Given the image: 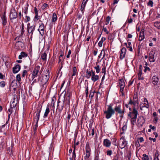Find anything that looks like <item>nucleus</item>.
I'll list each match as a JSON object with an SVG mask.
<instances>
[{
	"instance_id": "f257e3e1",
	"label": "nucleus",
	"mask_w": 160,
	"mask_h": 160,
	"mask_svg": "<svg viewBox=\"0 0 160 160\" xmlns=\"http://www.w3.org/2000/svg\"><path fill=\"white\" fill-rule=\"evenodd\" d=\"M107 107V109L104 112V114L105 115L106 118H110L115 114V112L120 115L119 117L121 118L123 117L124 110L121 109L120 105L116 106L114 109L112 108V104H111L108 105Z\"/></svg>"
},
{
	"instance_id": "f03ea898",
	"label": "nucleus",
	"mask_w": 160,
	"mask_h": 160,
	"mask_svg": "<svg viewBox=\"0 0 160 160\" xmlns=\"http://www.w3.org/2000/svg\"><path fill=\"white\" fill-rule=\"evenodd\" d=\"M72 95V92L69 90H68L67 92L65 95L64 99L63 101V104L60 106H59L58 104V108L59 111L61 112L63 108L64 104L65 106L66 105H69L71 97Z\"/></svg>"
},
{
	"instance_id": "7ed1b4c3",
	"label": "nucleus",
	"mask_w": 160,
	"mask_h": 160,
	"mask_svg": "<svg viewBox=\"0 0 160 160\" xmlns=\"http://www.w3.org/2000/svg\"><path fill=\"white\" fill-rule=\"evenodd\" d=\"M86 77L89 79L91 77V80L94 82H95L99 79V76L95 74V72L92 70L89 71L87 69L86 71Z\"/></svg>"
},
{
	"instance_id": "20e7f679",
	"label": "nucleus",
	"mask_w": 160,
	"mask_h": 160,
	"mask_svg": "<svg viewBox=\"0 0 160 160\" xmlns=\"http://www.w3.org/2000/svg\"><path fill=\"white\" fill-rule=\"evenodd\" d=\"M42 70L40 69V67L38 65L36 66L32 72L31 73V78L32 80L38 76H39L42 72Z\"/></svg>"
},
{
	"instance_id": "39448f33",
	"label": "nucleus",
	"mask_w": 160,
	"mask_h": 160,
	"mask_svg": "<svg viewBox=\"0 0 160 160\" xmlns=\"http://www.w3.org/2000/svg\"><path fill=\"white\" fill-rule=\"evenodd\" d=\"M138 114V111L134 108H133L132 112H129L128 114V116L131 118V122L133 125H134L136 122Z\"/></svg>"
},
{
	"instance_id": "423d86ee",
	"label": "nucleus",
	"mask_w": 160,
	"mask_h": 160,
	"mask_svg": "<svg viewBox=\"0 0 160 160\" xmlns=\"http://www.w3.org/2000/svg\"><path fill=\"white\" fill-rule=\"evenodd\" d=\"M50 73L49 69H47L45 72V75L42 77V80L41 81V85L44 86L48 82L50 78Z\"/></svg>"
},
{
	"instance_id": "0eeeda50",
	"label": "nucleus",
	"mask_w": 160,
	"mask_h": 160,
	"mask_svg": "<svg viewBox=\"0 0 160 160\" xmlns=\"http://www.w3.org/2000/svg\"><path fill=\"white\" fill-rule=\"evenodd\" d=\"M86 152L84 153L85 155L84 157L85 160H87L88 159L91 155V149L90 146L88 142H87L85 147Z\"/></svg>"
},
{
	"instance_id": "6e6552de",
	"label": "nucleus",
	"mask_w": 160,
	"mask_h": 160,
	"mask_svg": "<svg viewBox=\"0 0 160 160\" xmlns=\"http://www.w3.org/2000/svg\"><path fill=\"white\" fill-rule=\"evenodd\" d=\"M127 144V142L123 137H122L118 142V144L121 149L124 148Z\"/></svg>"
},
{
	"instance_id": "1a4fd4ad",
	"label": "nucleus",
	"mask_w": 160,
	"mask_h": 160,
	"mask_svg": "<svg viewBox=\"0 0 160 160\" xmlns=\"http://www.w3.org/2000/svg\"><path fill=\"white\" fill-rule=\"evenodd\" d=\"M18 98L16 94L13 95V98L12 101H11L10 103L11 108H14L16 106L18 102Z\"/></svg>"
},
{
	"instance_id": "9d476101",
	"label": "nucleus",
	"mask_w": 160,
	"mask_h": 160,
	"mask_svg": "<svg viewBox=\"0 0 160 160\" xmlns=\"http://www.w3.org/2000/svg\"><path fill=\"white\" fill-rule=\"evenodd\" d=\"M18 16L17 12L14 8H12L11 9L10 14V19L11 20L16 18Z\"/></svg>"
},
{
	"instance_id": "9b49d317",
	"label": "nucleus",
	"mask_w": 160,
	"mask_h": 160,
	"mask_svg": "<svg viewBox=\"0 0 160 160\" xmlns=\"http://www.w3.org/2000/svg\"><path fill=\"white\" fill-rule=\"evenodd\" d=\"M45 28L46 27L42 23L39 25L38 30L39 31L40 34L42 36H43L44 34Z\"/></svg>"
},
{
	"instance_id": "f8f14e48",
	"label": "nucleus",
	"mask_w": 160,
	"mask_h": 160,
	"mask_svg": "<svg viewBox=\"0 0 160 160\" xmlns=\"http://www.w3.org/2000/svg\"><path fill=\"white\" fill-rule=\"evenodd\" d=\"M42 109L41 107L40 108H39L37 109V112L36 115L34 117V121L35 122L36 121V122L37 123H38V120L39 119L40 113L41 112V111Z\"/></svg>"
},
{
	"instance_id": "ddd939ff",
	"label": "nucleus",
	"mask_w": 160,
	"mask_h": 160,
	"mask_svg": "<svg viewBox=\"0 0 160 160\" xmlns=\"http://www.w3.org/2000/svg\"><path fill=\"white\" fill-rule=\"evenodd\" d=\"M29 25V24H28V28L27 31L29 35L31 34V36H32L34 31L35 29V25H32L30 27L28 26Z\"/></svg>"
},
{
	"instance_id": "4468645a",
	"label": "nucleus",
	"mask_w": 160,
	"mask_h": 160,
	"mask_svg": "<svg viewBox=\"0 0 160 160\" xmlns=\"http://www.w3.org/2000/svg\"><path fill=\"white\" fill-rule=\"evenodd\" d=\"M148 107H145L140 108V110L142 111V113H144L145 115L148 116L149 115V112Z\"/></svg>"
},
{
	"instance_id": "2eb2a0df",
	"label": "nucleus",
	"mask_w": 160,
	"mask_h": 160,
	"mask_svg": "<svg viewBox=\"0 0 160 160\" xmlns=\"http://www.w3.org/2000/svg\"><path fill=\"white\" fill-rule=\"evenodd\" d=\"M149 107L148 102L147 99L145 98H144V100L140 104V107Z\"/></svg>"
},
{
	"instance_id": "dca6fc26",
	"label": "nucleus",
	"mask_w": 160,
	"mask_h": 160,
	"mask_svg": "<svg viewBox=\"0 0 160 160\" xmlns=\"http://www.w3.org/2000/svg\"><path fill=\"white\" fill-rule=\"evenodd\" d=\"M59 54H60V55L59 57L58 63H60V62L61 63V64L62 65L61 68H62V62H63V61L64 60V59L63 58V57L64 53H63V52L62 51H61L59 52Z\"/></svg>"
},
{
	"instance_id": "f3484780",
	"label": "nucleus",
	"mask_w": 160,
	"mask_h": 160,
	"mask_svg": "<svg viewBox=\"0 0 160 160\" xmlns=\"http://www.w3.org/2000/svg\"><path fill=\"white\" fill-rule=\"evenodd\" d=\"M127 50L125 48H122L121 50L120 58L121 59H123L125 57Z\"/></svg>"
},
{
	"instance_id": "a211bd4d",
	"label": "nucleus",
	"mask_w": 160,
	"mask_h": 160,
	"mask_svg": "<svg viewBox=\"0 0 160 160\" xmlns=\"http://www.w3.org/2000/svg\"><path fill=\"white\" fill-rule=\"evenodd\" d=\"M145 122V120L144 117L142 116H140L138 118L137 122L138 125L142 126Z\"/></svg>"
},
{
	"instance_id": "6ab92c4d",
	"label": "nucleus",
	"mask_w": 160,
	"mask_h": 160,
	"mask_svg": "<svg viewBox=\"0 0 160 160\" xmlns=\"http://www.w3.org/2000/svg\"><path fill=\"white\" fill-rule=\"evenodd\" d=\"M103 145L106 147H109L111 145V142L108 139H104L103 142Z\"/></svg>"
},
{
	"instance_id": "aec40b11",
	"label": "nucleus",
	"mask_w": 160,
	"mask_h": 160,
	"mask_svg": "<svg viewBox=\"0 0 160 160\" xmlns=\"http://www.w3.org/2000/svg\"><path fill=\"white\" fill-rule=\"evenodd\" d=\"M20 69V66L18 64L13 67L12 71L14 73H17Z\"/></svg>"
},
{
	"instance_id": "412c9836",
	"label": "nucleus",
	"mask_w": 160,
	"mask_h": 160,
	"mask_svg": "<svg viewBox=\"0 0 160 160\" xmlns=\"http://www.w3.org/2000/svg\"><path fill=\"white\" fill-rule=\"evenodd\" d=\"M1 18L3 24L4 25H5L7 23V20L5 12H4L3 15L1 17Z\"/></svg>"
},
{
	"instance_id": "4be33fe9",
	"label": "nucleus",
	"mask_w": 160,
	"mask_h": 160,
	"mask_svg": "<svg viewBox=\"0 0 160 160\" xmlns=\"http://www.w3.org/2000/svg\"><path fill=\"white\" fill-rule=\"evenodd\" d=\"M152 82L154 85H156L157 84L158 81V78L156 76H154L153 77L152 79Z\"/></svg>"
},
{
	"instance_id": "5701e85b",
	"label": "nucleus",
	"mask_w": 160,
	"mask_h": 160,
	"mask_svg": "<svg viewBox=\"0 0 160 160\" xmlns=\"http://www.w3.org/2000/svg\"><path fill=\"white\" fill-rule=\"evenodd\" d=\"M88 1V0H83L81 7V10L83 12L84 10L86 4Z\"/></svg>"
},
{
	"instance_id": "b1692460",
	"label": "nucleus",
	"mask_w": 160,
	"mask_h": 160,
	"mask_svg": "<svg viewBox=\"0 0 160 160\" xmlns=\"http://www.w3.org/2000/svg\"><path fill=\"white\" fill-rule=\"evenodd\" d=\"M57 19L58 18L56 14L55 13H53L51 20L52 22L53 23L56 22L57 21Z\"/></svg>"
},
{
	"instance_id": "393cba45",
	"label": "nucleus",
	"mask_w": 160,
	"mask_h": 160,
	"mask_svg": "<svg viewBox=\"0 0 160 160\" xmlns=\"http://www.w3.org/2000/svg\"><path fill=\"white\" fill-rule=\"evenodd\" d=\"M50 112V109L48 107H47L46 109L45 112L44 113L43 118H46L48 116V114Z\"/></svg>"
},
{
	"instance_id": "a878e982",
	"label": "nucleus",
	"mask_w": 160,
	"mask_h": 160,
	"mask_svg": "<svg viewBox=\"0 0 160 160\" xmlns=\"http://www.w3.org/2000/svg\"><path fill=\"white\" fill-rule=\"evenodd\" d=\"M27 54L24 52H22L21 53L20 55L19 56L18 58L19 59H21L22 58L26 57L27 56Z\"/></svg>"
},
{
	"instance_id": "bb28decb",
	"label": "nucleus",
	"mask_w": 160,
	"mask_h": 160,
	"mask_svg": "<svg viewBox=\"0 0 160 160\" xmlns=\"http://www.w3.org/2000/svg\"><path fill=\"white\" fill-rule=\"evenodd\" d=\"M155 53V52H152L151 54V62H154L155 61V59L154 58V55Z\"/></svg>"
},
{
	"instance_id": "cd10ccee",
	"label": "nucleus",
	"mask_w": 160,
	"mask_h": 160,
	"mask_svg": "<svg viewBox=\"0 0 160 160\" xmlns=\"http://www.w3.org/2000/svg\"><path fill=\"white\" fill-rule=\"evenodd\" d=\"M77 70L76 67H73L72 70V75L71 77L72 78L73 76H74L76 75L77 74Z\"/></svg>"
},
{
	"instance_id": "c85d7f7f",
	"label": "nucleus",
	"mask_w": 160,
	"mask_h": 160,
	"mask_svg": "<svg viewBox=\"0 0 160 160\" xmlns=\"http://www.w3.org/2000/svg\"><path fill=\"white\" fill-rule=\"evenodd\" d=\"M102 52L103 51L104 52V54L103 55V56L102 59L104 58L106 56L107 58H108V54L107 53V51L108 50L107 49H106L105 50H104V49H103L102 50Z\"/></svg>"
},
{
	"instance_id": "c756f323",
	"label": "nucleus",
	"mask_w": 160,
	"mask_h": 160,
	"mask_svg": "<svg viewBox=\"0 0 160 160\" xmlns=\"http://www.w3.org/2000/svg\"><path fill=\"white\" fill-rule=\"evenodd\" d=\"M120 86H125V83L123 79H120L119 81Z\"/></svg>"
},
{
	"instance_id": "7c9ffc66",
	"label": "nucleus",
	"mask_w": 160,
	"mask_h": 160,
	"mask_svg": "<svg viewBox=\"0 0 160 160\" xmlns=\"http://www.w3.org/2000/svg\"><path fill=\"white\" fill-rule=\"evenodd\" d=\"M94 68L96 69L97 73H99L100 72V66L98 65H96V66L94 67Z\"/></svg>"
},
{
	"instance_id": "2f4dec72",
	"label": "nucleus",
	"mask_w": 160,
	"mask_h": 160,
	"mask_svg": "<svg viewBox=\"0 0 160 160\" xmlns=\"http://www.w3.org/2000/svg\"><path fill=\"white\" fill-rule=\"evenodd\" d=\"M154 25L156 27L160 29V22H156L154 23Z\"/></svg>"
},
{
	"instance_id": "473e14b6",
	"label": "nucleus",
	"mask_w": 160,
	"mask_h": 160,
	"mask_svg": "<svg viewBox=\"0 0 160 160\" xmlns=\"http://www.w3.org/2000/svg\"><path fill=\"white\" fill-rule=\"evenodd\" d=\"M41 58L43 60L46 61L47 59L46 53L45 52L43 53L41 55Z\"/></svg>"
},
{
	"instance_id": "72a5a7b5",
	"label": "nucleus",
	"mask_w": 160,
	"mask_h": 160,
	"mask_svg": "<svg viewBox=\"0 0 160 160\" xmlns=\"http://www.w3.org/2000/svg\"><path fill=\"white\" fill-rule=\"evenodd\" d=\"M38 123H37L36 122V124L35 125V126L33 127V130L34 131V134H35L36 133V132L37 131V130L38 128Z\"/></svg>"
},
{
	"instance_id": "f704fd0d",
	"label": "nucleus",
	"mask_w": 160,
	"mask_h": 160,
	"mask_svg": "<svg viewBox=\"0 0 160 160\" xmlns=\"http://www.w3.org/2000/svg\"><path fill=\"white\" fill-rule=\"evenodd\" d=\"M49 5L46 3H44L42 6L41 8L42 10H44L46 8H48Z\"/></svg>"
},
{
	"instance_id": "c9c22d12",
	"label": "nucleus",
	"mask_w": 160,
	"mask_h": 160,
	"mask_svg": "<svg viewBox=\"0 0 160 160\" xmlns=\"http://www.w3.org/2000/svg\"><path fill=\"white\" fill-rule=\"evenodd\" d=\"M143 157H142V159L144 160H148L149 159V158L148 157V156L146 154H144L143 155Z\"/></svg>"
},
{
	"instance_id": "e433bc0d",
	"label": "nucleus",
	"mask_w": 160,
	"mask_h": 160,
	"mask_svg": "<svg viewBox=\"0 0 160 160\" xmlns=\"http://www.w3.org/2000/svg\"><path fill=\"white\" fill-rule=\"evenodd\" d=\"M133 99L134 102H135L137 103H138V96L137 94H134L133 96Z\"/></svg>"
},
{
	"instance_id": "4c0bfd02",
	"label": "nucleus",
	"mask_w": 160,
	"mask_h": 160,
	"mask_svg": "<svg viewBox=\"0 0 160 160\" xmlns=\"http://www.w3.org/2000/svg\"><path fill=\"white\" fill-rule=\"evenodd\" d=\"M110 19H111L110 17L109 16L107 17L106 19V22L105 23L106 25H107L109 23V22L110 21Z\"/></svg>"
},
{
	"instance_id": "58836bf2",
	"label": "nucleus",
	"mask_w": 160,
	"mask_h": 160,
	"mask_svg": "<svg viewBox=\"0 0 160 160\" xmlns=\"http://www.w3.org/2000/svg\"><path fill=\"white\" fill-rule=\"evenodd\" d=\"M30 20V17L28 16H25V18L24 19V21L25 22H29Z\"/></svg>"
},
{
	"instance_id": "ea45409f",
	"label": "nucleus",
	"mask_w": 160,
	"mask_h": 160,
	"mask_svg": "<svg viewBox=\"0 0 160 160\" xmlns=\"http://www.w3.org/2000/svg\"><path fill=\"white\" fill-rule=\"evenodd\" d=\"M6 85V83L4 81H2L0 82V86L2 88H3L5 87Z\"/></svg>"
},
{
	"instance_id": "a19ab883",
	"label": "nucleus",
	"mask_w": 160,
	"mask_h": 160,
	"mask_svg": "<svg viewBox=\"0 0 160 160\" xmlns=\"http://www.w3.org/2000/svg\"><path fill=\"white\" fill-rule=\"evenodd\" d=\"M72 157L74 158H75L76 157L75 146H74V149L72 152Z\"/></svg>"
},
{
	"instance_id": "79ce46f5",
	"label": "nucleus",
	"mask_w": 160,
	"mask_h": 160,
	"mask_svg": "<svg viewBox=\"0 0 160 160\" xmlns=\"http://www.w3.org/2000/svg\"><path fill=\"white\" fill-rule=\"evenodd\" d=\"M106 67L104 66L102 69V73L106 74Z\"/></svg>"
},
{
	"instance_id": "37998d69",
	"label": "nucleus",
	"mask_w": 160,
	"mask_h": 160,
	"mask_svg": "<svg viewBox=\"0 0 160 160\" xmlns=\"http://www.w3.org/2000/svg\"><path fill=\"white\" fill-rule=\"evenodd\" d=\"M112 144L115 146L117 145V139L115 138H112Z\"/></svg>"
},
{
	"instance_id": "c03bdc74",
	"label": "nucleus",
	"mask_w": 160,
	"mask_h": 160,
	"mask_svg": "<svg viewBox=\"0 0 160 160\" xmlns=\"http://www.w3.org/2000/svg\"><path fill=\"white\" fill-rule=\"evenodd\" d=\"M156 39L155 38H153L152 39V42H153V43L152 42H151V47L152 46L153 44H155L156 43Z\"/></svg>"
},
{
	"instance_id": "a18cd8bd",
	"label": "nucleus",
	"mask_w": 160,
	"mask_h": 160,
	"mask_svg": "<svg viewBox=\"0 0 160 160\" xmlns=\"http://www.w3.org/2000/svg\"><path fill=\"white\" fill-rule=\"evenodd\" d=\"M158 120V118L157 117H154L153 120V122L155 124H156L157 123V121Z\"/></svg>"
},
{
	"instance_id": "49530a36",
	"label": "nucleus",
	"mask_w": 160,
	"mask_h": 160,
	"mask_svg": "<svg viewBox=\"0 0 160 160\" xmlns=\"http://www.w3.org/2000/svg\"><path fill=\"white\" fill-rule=\"evenodd\" d=\"M136 103H137L135 102H134V100L133 101H132L131 99H130L128 103L129 104H133L134 105H135Z\"/></svg>"
},
{
	"instance_id": "de8ad7c7",
	"label": "nucleus",
	"mask_w": 160,
	"mask_h": 160,
	"mask_svg": "<svg viewBox=\"0 0 160 160\" xmlns=\"http://www.w3.org/2000/svg\"><path fill=\"white\" fill-rule=\"evenodd\" d=\"M142 74V71H138V76L139 79H142V77H141Z\"/></svg>"
},
{
	"instance_id": "09e8293b",
	"label": "nucleus",
	"mask_w": 160,
	"mask_h": 160,
	"mask_svg": "<svg viewBox=\"0 0 160 160\" xmlns=\"http://www.w3.org/2000/svg\"><path fill=\"white\" fill-rule=\"evenodd\" d=\"M16 79L18 82H19L21 80V78L19 74H18L17 75Z\"/></svg>"
},
{
	"instance_id": "8fccbe9b",
	"label": "nucleus",
	"mask_w": 160,
	"mask_h": 160,
	"mask_svg": "<svg viewBox=\"0 0 160 160\" xmlns=\"http://www.w3.org/2000/svg\"><path fill=\"white\" fill-rule=\"evenodd\" d=\"M108 156H110L112 154V152L111 150H108L106 152Z\"/></svg>"
},
{
	"instance_id": "3c124183",
	"label": "nucleus",
	"mask_w": 160,
	"mask_h": 160,
	"mask_svg": "<svg viewBox=\"0 0 160 160\" xmlns=\"http://www.w3.org/2000/svg\"><path fill=\"white\" fill-rule=\"evenodd\" d=\"M28 72L27 70H25L23 71L22 73V77H24L26 76V75L27 74Z\"/></svg>"
},
{
	"instance_id": "603ef678",
	"label": "nucleus",
	"mask_w": 160,
	"mask_h": 160,
	"mask_svg": "<svg viewBox=\"0 0 160 160\" xmlns=\"http://www.w3.org/2000/svg\"><path fill=\"white\" fill-rule=\"evenodd\" d=\"M144 32L143 29H142L141 30L139 36L144 37Z\"/></svg>"
},
{
	"instance_id": "864d4df0",
	"label": "nucleus",
	"mask_w": 160,
	"mask_h": 160,
	"mask_svg": "<svg viewBox=\"0 0 160 160\" xmlns=\"http://www.w3.org/2000/svg\"><path fill=\"white\" fill-rule=\"evenodd\" d=\"M132 21H133V20L131 18L130 19H129L128 18L127 21V22L128 23H132Z\"/></svg>"
},
{
	"instance_id": "5fc2aeb1",
	"label": "nucleus",
	"mask_w": 160,
	"mask_h": 160,
	"mask_svg": "<svg viewBox=\"0 0 160 160\" xmlns=\"http://www.w3.org/2000/svg\"><path fill=\"white\" fill-rule=\"evenodd\" d=\"M52 103L53 104V105L54 104V103H55V102L56 101V98L55 97H53V98L52 99Z\"/></svg>"
},
{
	"instance_id": "6e6d98bb",
	"label": "nucleus",
	"mask_w": 160,
	"mask_h": 160,
	"mask_svg": "<svg viewBox=\"0 0 160 160\" xmlns=\"http://www.w3.org/2000/svg\"><path fill=\"white\" fill-rule=\"evenodd\" d=\"M71 53V51L69 50L68 52V54L67 55L66 57L67 58H69L70 57V55Z\"/></svg>"
},
{
	"instance_id": "4d7b16f0",
	"label": "nucleus",
	"mask_w": 160,
	"mask_h": 160,
	"mask_svg": "<svg viewBox=\"0 0 160 160\" xmlns=\"http://www.w3.org/2000/svg\"><path fill=\"white\" fill-rule=\"evenodd\" d=\"M3 60L4 62H5V65L7 67V68H8L9 67V62L8 61L7 62L6 61H4V59L3 58Z\"/></svg>"
},
{
	"instance_id": "13d9d810",
	"label": "nucleus",
	"mask_w": 160,
	"mask_h": 160,
	"mask_svg": "<svg viewBox=\"0 0 160 160\" xmlns=\"http://www.w3.org/2000/svg\"><path fill=\"white\" fill-rule=\"evenodd\" d=\"M12 108H9L8 109V114H9V115H10L12 113Z\"/></svg>"
},
{
	"instance_id": "bf43d9fd",
	"label": "nucleus",
	"mask_w": 160,
	"mask_h": 160,
	"mask_svg": "<svg viewBox=\"0 0 160 160\" xmlns=\"http://www.w3.org/2000/svg\"><path fill=\"white\" fill-rule=\"evenodd\" d=\"M88 85H87V86H86V90L85 91V92L86 95H88Z\"/></svg>"
},
{
	"instance_id": "052dcab7",
	"label": "nucleus",
	"mask_w": 160,
	"mask_h": 160,
	"mask_svg": "<svg viewBox=\"0 0 160 160\" xmlns=\"http://www.w3.org/2000/svg\"><path fill=\"white\" fill-rule=\"evenodd\" d=\"M96 93V92H90V94H89V97H91V98H92L93 97V95H94V93Z\"/></svg>"
},
{
	"instance_id": "680f3d73",
	"label": "nucleus",
	"mask_w": 160,
	"mask_h": 160,
	"mask_svg": "<svg viewBox=\"0 0 160 160\" xmlns=\"http://www.w3.org/2000/svg\"><path fill=\"white\" fill-rule=\"evenodd\" d=\"M124 87L125 86H120V91L121 92H122L123 91V89Z\"/></svg>"
},
{
	"instance_id": "e2e57ef3",
	"label": "nucleus",
	"mask_w": 160,
	"mask_h": 160,
	"mask_svg": "<svg viewBox=\"0 0 160 160\" xmlns=\"http://www.w3.org/2000/svg\"><path fill=\"white\" fill-rule=\"evenodd\" d=\"M103 30L104 32H106L107 34H108V33L109 32L108 31L107 29L106 28H105L104 27H103Z\"/></svg>"
},
{
	"instance_id": "0e129e2a",
	"label": "nucleus",
	"mask_w": 160,
	"mask_h": 160,
	"mask_svg": "<svg viewBox=\"0 0 160 160\" xmlns=\"http://www.w3.org/2000/svg\"><path fill=\"white\" fill-rule=\"evenodd\" d=\"M147 70H148V71H150V69L148 67H145V69L144 70V72H146L147 71Z\"/></svg>"
},
{
	"instance_id": "69168bd1",
	"label": "nucleus",
	"mask_w": 160,
	"mask_h": 160,
	"mask_svg": "<svg viewBox=\"0 0 160 160\" xmlns=\"http://www.w3.org/2000/svg\"><path fill=\"white\" fill-rule=\"evenodd\" d=\"M139 141V142H142L144 141V139L143 138L141 137L139 138L138 139Z\"/></svg>"
},
{
	"instance_id": "338daca9",
	"label": "nucleus",
	"mask_w": 160,
	"mask_h": 160,
	"mask_svg": "<svg viewBox=\"0 0 160 160\" xmlns=\"http://www.w3.org/2000/svg\"><path fill=\"white\" fill-rule=\"evenodd\" d=\"M91 134L92 136H93L94 134V128L92 129Z\"/></svg>"
},
{
	"instance_id": "774afa93",
	"label": "nucleus",
	"mask_w": 160,
	"mask_h": 160,
	"mask_svg": "<svg viewBox=\"0 0 160 160\" xmlns=\"http://www.w3.org/2000/svg\"><path fill=\"white\" fill-rule=\"evenodd\" d=\"M24 29H21V36H23V35L24 34Z\"/></svg>"
}]
</instances>
